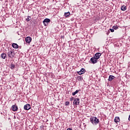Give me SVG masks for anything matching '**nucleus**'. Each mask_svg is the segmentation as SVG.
I'll list each match as a JSON object with an SVG mask.
<instances>
[{"mask_svg": "<svg viewBox=\"0 0 130 130\" xmlns=\"http://www.w3.org/2000/svg\"><path fill=\"white\" fill-rule=\"evenodd\" d=\"M114 121L116 123L119 122V121H120V119L119 118V117H115L114 119Z\"/></svg>", "mask_w": 130, "mask_h": 130, "instance_id": "obj_13", "label": "nucleus"}, {"mask_svg": "<svg viewBox=\"0 0 130 130\" xmlns=\"http://www.w3.org/2000/svg\"><path fill=\"white\" fill-rule=\"evenodd\" d=\"M12 46V47H13V48H15V49L19 48V46H18V44L16 43H13Z\"/></svg>", "mask_w": 130, "mask_h": 130, "instance_id": "obj_10", "label": "nucleus"}, {"mask_svg": "<svg viewBox=\"0 0 130 130\" xmlns=\"http://www.w3.org/2000/svg\"><path fill=\"white\" fill-rule=\"evenodd\" d=\"M7 56V54L5 53H3L1 54V57H2L3 58V59H6V57Z\"/></svg>", "mask_w": 130, "mask_h": 130, "instance_id": "obj_14", "label": "nucleus"}, {"mask_svg": "<svg viewBox=\"0 0 130 130\" xmlns=\"http://www.w3.org/2000/svg\"><path fill=\"white\" fill-rule=\"evenodd\" d=\"M31 41L32 38H31V37H27L25 38V42H26V43H30V42H31Z\"/></svg>", "mask_w": 130, "mask_h": 130, "instance_id": "obj_9", "label": "nucleus"}, {"mask_svg": "<svg viewBox=\"0 0 130 130\" xmlns=\"http://www.w3.org/2000/svg\"><path fill=\"white\" fill-rule=\"evenodd\" d=\"M67 130H73V129L71 128H68Z\"/></svg>", "mask_w": 130, "mask_h": 130, "instance_id": "obj_24", "label": "nucleus"}, {"mask_svg": "<svg viewBox=\"0 0 130 130\" xmlns=\"http://www.w3.org/2000/svg\"><path fill=\"white\" fill-rule=\"evenodd\" d=\"M73 104L75 105V106H78V105L80 104V99L75 98L74 100Z\"/></svg>", "mask_w": 130, "mask_h": 130, "instance_id": "obj_3", "label": "nucleus"}, {"mask_svg": "<svg viewBox=\"0 0 130 130\" xmlns=\"http://www.w3.org/2000/svg\"><path fill=\"white\" fill-rule=\"evenodd\" d=\"M12 109L13 111H17L18 110V107L15 105H13L12 106Z\"/></svg>", "mask_w": 130, "mask_h": 130, "instance_id": "obj_11", "label": "nucleus"}, {"mask_svg": "<svg viewBox=\"0 0 130 130\" xmlns=\"http://www.w3.org/2000/svg\"><path fill=\"white\" fill-rule=\"evenodd\" d=\"M7 54L9 58H13L15 56V52L11 49H8Z\"/></svg>", "mask_w": 130, "mask_h": 130, "instance_id": "obj_2", "label": "nucleus"}, {"mask_svg": "<svg viewBox=\"0 0 130 130\" xmlns=\"http://www.w3.org/2000/svg\"><path fill=\"white\" fill-rule=\"evenodd\" d=\"M65 105H66V106H68V105H70V102H66L65 103Z\"/></svg>", "mask_w": 130, "mask_h": 130, "instance_id": "obj_21", "label": "nucleus"}, {"mask_svg": "<svg viewBox=\"0 0 130 130\" xmlns=\"http://www.w3.org/2000/svg\"><path fill=\"white\" fill-rule=\"evenodd\" d=\"M10 68H11V70H14V69H15V64L11 63L10 64Z\"/></svg>", "mask_w": 130, "mask_h": 130, "instance_id": "obj_17", "label": "nucleus"}, {"mask_svg": "<svg viewBox=\"0 0 130 130\" xmlns=\"http://www.w3.org/2000/svg\"><path fill=\"white\" fill-rule=\"evenodd\" d=\"M114 78H115V77H114V76L110 75L109 77V81H110V82H111L112 80L114 79Z\"/></svg>", "mask_w": 130, "mask_h": 130, "instance_id": "obj_12", "label": "nucleus"}, {"mask_svg": "<svg viewBox=\"0 0 130 130\" xmlns=\"http://www.w3.org/2000/svg\"><path fill=\"white\" fill-rule=\"evenodd\" d=\"M86 72V70L84 68H82L80 71L77 72V74L78 75H83V74H85V72Z\"/></svg>", "mask_w": 130, "mask_h": 130, "instance_id": "obj_6", "label": "nucleus"}, {"mask_svg": "<svg viewBox=\"0 0 130 130\" xmlns=\"http://www.w3.org/2000/svg\"><path fill=\"white\" fill-rule=\"evenodd\" d=\"M24 110H29V109H31V105L29 104H27L24 106Z\"/></svg>", "mask_w": 130, "mask_h": 130, "instance_id": "obj_5", "label": "nucleus"}, {"mask_svg": "<svg viewBox=\"0 0 130 130\" xmlns=\"http://www.w3.org/2000/svg\"><path fill=\"white\" fill-rule=\"evenodd\" d=\"M100 56H101V53H96L95 54V55L93 56V57L96 58V59H99L100 58Z\"/></svg>", "mask_w": 130, "mask_h": 130, "instance_id": "obj_8", "label": "nucleus"}, {"mask_svg": "<svg viewBox=\"0 0 130 130\" xmlns=\"http://www.w3.org/2000/svg\"><path fill=\"white\" fill-rule=\"evenodd\" d=\"M50 22V19L49 18H45L44 21H43V23L44 25V26H47L48 24L47 23H49Z\"/></svg>", "mask_w": 130, "mask_h": 130, "instance_id": "obj_4", "label": "nucleus"}, {"mask_svg": "<svg viewBox=\"0 0 130 130\" xmlns=\"http://www.w3.org/2000/svg\"><path fill=\"white\" fill-rule=\"evenodd\" d=\"M90 61L91 62V63H97V59L96 58H95L94 56L93 57H91L90 58Z\"/></svg>", "mask_w": 130, "mask_h": 130, "instance_id": "obj_7", "label": "nucleus"}, {"mask_svg": "<svg viewBox=\"0 0 130 130\" xmlns=\"http://www.w3.org/2000/svg\"><path fill=\"white\" fill-rule=\"evenodd\" d=\"M112 28L114 30H117V29H118L117 25L113 26Z\"/></svg>", "mask_w": 130, "mask_h": 130, "instance_id": "obj_20", "label": "nucleus"}, {"mask_svg": "<svg viewBox=\"0 0 130 130\" xmlns=\"http://www.w3.org/2000/svg\"><path fill=\"white\" fill-rule=\"evenodd\" d=\"M128 120L129 121H130V115H129V117H128Z\"/></svg>", "mask_w": 130, "mask_h": 130, "instance_id": "obj_25", "label": "nucleus"}, {"mask_svg": "<svg viewBox=\"0 0 130 130\" xmlns=\"http://www.w3.org/2000/svg\"><path fill=\"white\" fill-rule=\"evenodd\" d=\"M90 121L93 125H97L98 123L100 122L99 119L97 118L96 117H92L90 118Z\"/></svg>", "mask_w": 130, "mask_h": 130, "instance_id": "obj_1", "label": "nucleus"}, {"mask_svg": "<svg viewBox=\"0 0 130 130\" xmlns=\"http://www.w3.org/2000/svg\"><path fill=\"white\" fill-rule=\"evenodd\" d=\"M64 15L66 17H69V16H70V15H71V13H70V12H66V13H64Z\"/></svg>", "mask_w": 130, "mask_h": 130, "instance_id": "obj_16", "label": "nucleus"}, {"mask_svg": "<svg viewBox=\"0 0 130 130\" xmlns=\"http://www.w3.org/2000/svg\"><path fill=\"white\" fill-rule=\"evenodd\" d=\"M78 93H79V90H76V91L72 93V95L73 96H75V95H76V94H78Z\"/></svg>", "mask_w": 130, "mask_h": 130, "instance_id": "obj_18", "label": "nucleus"}, {"mask_svg": "<svg viewBox=\"0 0 130 130\" xmlns=\"http://www.w3.org/2000/svg\"><path fill=\"white\" fill-rule=\"evenodd\" d=\"M74 99L75 98L74 97H71V98H70V101H73Z\"/></svg>", "mask_w": 130, "mask_h": 130, "instance_id": "obj_23", "label": "nucleus"}, {"mask_svg": "<svg viewBox=\"0 0 130 130\" xmlns=\"http://www.w3.org/2000/svg\"><path fill=\"white\" fill-rule=\"evenodd\" d=\"M61 38H63V37H62Z\"/></svg>", "mask_w": 130, "mask_h": 130, "instance_id": "obj_26", "label": "nucleus"}, {"mask_svg": "<svg viewBox=\"0 0 130 130\" xmlns=\"http://www.w3.org/2000/svg\"><path fill=\"white\" fill-rule=\"evenodd\" d=\"M121 11H125L126 10V6L125 5H123L121 7Z\"/></svg>", "mask_w": 130, "mask_h": 130, "instance_id": "obj_15", "label": "nucleus"}, {"mask_svg": "<svg viewBox=\"0 0 130 130\" xmlns=\"http://www.w3.org/2000/svg\"><path fill=\"white\" fill-rule=\"evenodd\" d=\"M110 30L111 32H114V29L113 28V29L110 28Z\"/></svg>", "mask_w": 130, "mask_h": 130, "instance_id": "obj_22", "label": "nucleus"}, {"mask_svg": "<svg viewBox=\"0 0 130 130\" xmlns=\"http://www.w3.org/2000/svg\"><path fill=\"white\" fill-rule=\"evenodd\" d=\"M26 21H27V22H29V21H31V16H27V18H26Z\"/></svg>", "mask_w": 130, "mask_h": 130, "instance_id": "obj_19", "label": "nucleus"}]
</instances>
